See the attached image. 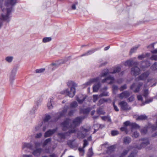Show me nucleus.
<instances>
[{"label": "nucleus", "instance_id": "1", "mask_svg": "<svg viewBox=\"0 0 157 157\" xmlns=\"http://www.w3.org/2000/svg\"><path fill=\"white\" fill-rule=\"evenodd\" d=\"M84 118L82 117H78L75 118L73 121L72 123L71 124L70 126L68 127L69 120L66 119L62 123L61 125L63 128V129L65 131L67 129L68 130V132L65 133H59L58 134V136L60 138L64 139L65 138V136H69L72 133H75L76 130V127L79 125L81 123Z\"/></svg>", "mask_w": 157, "mask_h": 157}, {"label": "nucleus", "instance_id": "2", "mask_svg": "<svg viewBox=\"0 0 157 157\" xmlns=\"http://www.w3.org/2000/svg\"><path fill=\"white\" fill-rule=\"evenodd\" d=\"M113 72L111 71L109 72L108 70L107 69H105L104 70L101 74V77L105 76L108 75L109 73L114 74L116 73L119 72L121 70V68L120 67H114L113 68Z\"/></svg>", "mask_w": 157, "mask_h": 157}, {"label": "nucleus", "instance_id": "3", "mask_svg": "<svg viewBox=\"0 0 157 157\" xmlns=\"http://www.w3.org/2000/svg\"><path fill=\"white\" fill-rule=\"evenodd\" d=\"M61 93L62 94H66L69 97L72 98L75 94V89L74 87H71L70 91L68 89H67L61 92Z\"/></svg>", "mask_w": 157, "mask_h": 157}, {"label": "nucleus", "instance_id": "4", "mask_svg": "<svg viewBox=\"0 0 157 157\" xmlns=\"http://www.w3.org/2000/svg\"><path fill=\"white\" fill-rule=\"evenodd\" d=\"M1 8L2 9L3 12L6 11L7 13V14L6 15L2 14V20H3L7 21H10V17H9V15L10 13L11 12V9L7 8L6 9H2V6H1Z\"/></svg>", "mask_w": 157, "mask_h": 157}, {"label": "nucleus", "instance_id": "5", "mask_svg": "<svg viewBox=\"0 0 157 157\" xmlns=\"http://www.w3.org/2000/svg\"><path fill=\"white\" fill-rule=\"evenodd\" d=\"M142 82L134 83L130 87V89L132 90L135 93L139 91L140 88L143 85Z\"/></svg>", "mask_w": 157, "mask_h": 157}, {"label": "nucleus", "instance_id": "6", "mask_svg": "<svg viewBox=\"0 0 157 157\" xmlns=\"http://www.w3.org/2000/svg\"><path fill=\"white\" fill-rule=\"evenodd\" d=\"M119 104L121 106V109L122 110H129L131 109V107L125 101H121L119 103Z\"/></svg>", "mask_w": 157, "mask_h": 157}, {"label": "nucleus", "instance_id": "7", "mask_svg": "<svg viewBox=\"0 0 157 157\" xmlns=\"http://www.w3.org/2000/svg\"><path fill=\"white\" fill-rule=\"evenodd\" d=\"M115 79L113 77L109 76L106 78L104 79L102 81V83L105 82H107L108 84H112L115 82Z\"/></svg>", "mask_w": 157, "mask_h": 157}, {"label": "nucleus", "instance_id": "8", "mask_svg": "<svg viewBox=\"0 0 157 157\" xmlns=\"http://www.w3.org/2000/svg\"><path fill=\"white\" fill-rule=\"evenodd\" d=\"M89 130V129H86L83 127H82L81 128V132H81H79L78 133V136L80 138H83L85 137V134Z\"/></svg>", "mask_w": 157, "mask_h": 157}, {"label": "nucleus", "instance_id": "9", "mask_svg": "<svg viewBox=\"0 0 157 157\" xmlns=\"http://www.w3.org/2000/svg\"><path fill=\"white\" fill-rule=\"evenodd\" d=\"M140 72V70L137 66H135L132 68L131 73L132 75L136 76L139 75Z\"/></svg>", "mask_w": 157, "mask_h": 157}, {"label": "nucleus", "instance_id": "10", "mask_svg": "<svg viewBox=\"0 0 157 157\" xmlns=\"http://www.w3.org/2000/svg\"><path fill=\"white\" fill-rule=\"evenodd\" d=\"M149 75V73L148 72H145L140 76L138 78H136L135 81H137L139 80H144L146 79Z\"/></svg>", "mask_w": 157, "mask_h": 157}, {"label": "nucleus", "instance_id": "11", "mask_svg": "<svg viewBox=\"0 0 157 157\" xmlns=\"http://www.w3.org/2000/svg\"><path fill=\"white\" fill-rule=\"evenodd\" d=\"M142 142L140 146H137L136 147L138 149H140L143 147H144L149 144V142L147 139H143L142 140Z\"/></svg>", "mask_w": 157, "mask_h": 157}, {"label": "nucleus", "instance_id": "12", "mask_svg": "<svg viewBox=\"0 0 157 157\" xmlns=\"http://www.w3.org/2000/svg\"><path fill=\"white\" fill-rule=\"evenodd\" d=\"M130 95L129 92L128 91H125L118 95V97L120 99L126 98Z\"/></svg>", "mask_w": 157, "mask_h": 157}, {"label": "nucleus", "instance_id": "13", "mask_svg": "<svg viewBox=\"0 0 157 157\" xmlns=\"http://www.w3.org/2000/svg\"><path fill=\"white\" fill-rule=\"evenodd\" d=\"M3 0H0V2H2ZM17 2V0H6L5 5L6 6L10 5H14Z\"/></svg>", "mask_w": 157, "mask_h": 157}, {"label": "nucleus", "instance_id": "14", "mask_svg": "<svg viewBox=\"0 0 157 157\" xmlns=\"http://www.w3.org/2000/svg\"><path fill=\"white\" fill-rule=\"evenodd\" d=\"M102 146H105V147L107 148V153L108 154H109L110 153L113 151L115 149V146L114 145H112L108 147L107 146V144H105L103 145Z\"/></svg>", "mask_w": 157, "mask_h": 157}, {"label": "nucleus", "instance_id": "15", "mask_svg": "<svg viewBox=\"0 0 157 157\" xmlns=\"http://www.w3.org/2000/svg\"><path fill=\"white\" fill-rule=\"evenodd\" d=\"M32 146L29 143H24L23 144L22 149L24 151H26L27 149H32Z\"/></svg>", "mask_w": 157, "mask_h": 157}, {"label": "nucleus", "instance_id": "16", "mask_svg": "<svg viewBox=\"0 0 157 157\" xmlns=\"http://www.w3.org/2000/svg\"><path fill=\"white\" fill-rule=\"evenodd\" d=\"M57 129H54L53 130H50L45 132L44 136L46 137L50 136L53 134L56 131Z\"/></svg>", "mask_w": 157, "mask_h": 157}, {"label": "nucleus", "instance_id": "17", "mask_svg": "<svg viewBox=\"0 0 157 157\" xmlns=\"http://www.w3.org/2000/svg\"><path fill=\"white\" fill-rule=\"evenodd\" d=\"M125 66H127L130 67L132 65H134L135 66L138 64L137 62H133L132 60H128L126 61L124 63Z\"/></svg>", "mask_w": 157, "mask_h": 157}, {"label": "nucleus", "instance_id": "18", "mask_svg": "<svg viewBox=\"0 0 157 157\" xmlns=\"http://www.w3.org/2000/svg\"><path fill=\"white\" fill-rule=\"evenodd\" d=\"M100 48H98L92 49L91 50L88 51L86 52L84 54H82L81 56L82 57L84 56H88L91 55L95 51H96L98 49H99Z\"/></svg>", "mask_w": 157, "mask_h": 157}, {"label": "nucleus", "instance_id": "19", "mask_svg": "<svg viewBox=\"0 0 157 157\" xmlns=\"http://www.w3.org/2000/svg\"><path fill=\"white\" fill-rule=\"evenodd\" d=\"M67 110V107H64V109L61 112L57 113V114L59 116L58 118L64 116L66 113Z\"/></svg>", "mask_w": 157, "mask_h": 157}, {"label": "nucleus", "instance_id": "20", "mask_svg": "<svg viewBox=\"0 0 157 157\" xmlns=\"http://www.w3.org/2000/svg\"><path fill=\"white\" fill-rule=\"evenodd\" d=\"M131 148V147L129 146L126 149L124 150L123 152L121 154L120 157H123L125 156L126 155H127V154L128 153Z\"/></svg>", "mask_w": 157, "mask_h": 157}, {"label": "nucleus", "instance_id": "21", "mask_svg": "<svg viewBox=\"0 0 157 157\" xmlns=\"http://www.w3.org/2000/svg\"><path fill=\"white\" fill-rule=\"evenodd\" d=\"M16 75V72L12 71L10 76V83H12L14 80V77Z\"/></svg>", "mask_w": 157, "mask_h": 157}, {"label": "nucleus", "instance_id": "22", "mask_svg": "<svg viewBox=\"0 0 157 157\" xmlns=\"http://www.w3.org/2000/svg\"><path fill=\"white\" fill-rule=\"evenodd\" d=\"M42 151V149L41 148L37 149L33 152V154L35 156H39L40 155Z\"/></svg>", "mask_w": 157, "mask_h": 157}, {"label": "nucleus", "instance_id": "23", "mask_svg": "<svg viewBox=\"0 0 157 157\" xmlns=\"http://www.w3.org/2000/svg\"><path fill=\"white\" fill-rule=\"evenodd\" d=\"M99 80L98 78H96L90 79L88 82H87L86 84V85H90L92 83L94 82H97Z\"/></svg>", "mask_w": 157, "mask_h": 157}, {"label": "nucleus", "instance_id": "24", "mask_svg": "<svg viewBox=\"0 0 157 157\" xmlns=\"http://www.w3.org/2000/svg\"><path fill=\"white\" fill-rule=\"evenodd\" d=\"M131 141V139L129 137H125L123 139V142L125 144H129Z\"/></svg>", "mask_w": 157, "mask_h": 157}, {"label": "nucleus", "instance_id": "25", "mask_svg": "<svg viewBox=\"0 0 157 157\" xmlns=\"http://www.w3.org/2000/svg\"><path fill=\"white\" fill-rule=\"evenodd\" d=\"M100 85L99 83L97 84L94 85L93 86V91L94 92H96L98 90L100 86Z\"/></svg>", "mask_w": 157, "mask_h": 157}, {"label": "nucleus", "instance_id": "26", "mask_svg": "<svg viewBox=\"0 0 157 157\" xmlns=\"http://www.w3.org/2000/svg\"><path fill=\"white\" fill-rule=\"evenodd\" d=\"M150 56V54L149 53H146L145 55L144 54H142L141 55H139L138 56V58L139 59L142 60L144 58H145L146 57H149Z\"/></svg>", "mask_w": 157, "mask_h": 157}, {"label": "nucleus", "instance_id": "27", "mask_svg": "<svg viewBox=\"0 0 157 157\" xmlns=\"http://www.w3.org/2000/svg\"><path fill=\"white\" fill-rule=\"evenodd\" d=\"M90 110V109L89 108L83 109H80V112L81 113H83L84 114H87L89 113Z\"/></svg>", "mask_w": 157, "mask_h": 157}, {"label": "nucleus", "instance_id": "28", "mask_svg": "<svg viewBox=\"0 0 157 157\" xmlns=\"http://www.w3.org/2000/svg\"><path fill=\"white\" fill-rule=\"evenodd\" d=\"M147 117L145 115H141L138 116L136 119V120H144L147 119Z\"/></svg>", "mask_w": 157, "mask_h": 157}, {"label": "nucleus", "instance_id": "29", "mask_svg": "<svg viewBox=\"0 0 157 157\" xmlns=\"http://www.w3.org/2000/svg\"><path fill=\"white\" fill-rule=\"evenodd\" d=\"M93 155V153L92 151V148H90L88 152L87 153L88 157H91Z\"/></svg>", "mask_w": 157, "mask_h": 157}, {"label": "nucleus", "instance_id": "30", "mask_svg": "<svg viewBox=\"0 0 157 157\" xmlns=\"http://www.w3.org/2000/svg\"><path fill=\"white\" fill-rule=\"evenodd\" d=\"M77 105V102L76 101H74L71 103L70 107L71 108H75L76 107Z\"/></svg>", "mask_w": 157, "mask_h": 157}, {"label": "nucleus", "instance_id": "31", "mask_svg": "<svg viewBox=\"0 0 157 157\" xmlns=\"http://www.w3.org/2000/svg\"><path fill=\"white\" fill-rule=\"evenodd\" d=\"M130 126L133 128H139L140 126L135 123H132L131 124Z\"/></svg>", "mask_w": 157, "mask_h": 157}, {"label": "nucleus", "instance_id": "32", "mask_svg": "<svg viewBox=\"0 0 157 157\" xmlns=\"http://www.w3.org/2000/svg\"><path fill=\"white\" fill-rule=\"evenodd\" d=\"M51 140V138H48L45 140L43 144V146H44L48 144L50 142Z\"/></svg>", "mask_w": 157, "mask_h": 157}, {"label": "nucleus", "instance_id": "33", "mask_svg": "<svg viewBox=\"0 0 157 157\" xmlns=\"http://www.w3.org/2000/svg\"><path fill=\"white\" fill-rule=\"evenodd\" d=\"M138 47H139V46H137L135 47H133V48H131V49L130 51V53L131 54H132V53L134 52L136 50L137 48Z\"/></svg>", "mask_w": 157, "mask_h": 157}, {"label": "nucleus", "instance_id": "34", "mask_svg": "<svg viewBox=\"0 0 157 157\" xmlns=\"http://www.w3.org/2000/svg\"><path fill=\"white\" fill-rule=\"evenodd\" d=\"M51 40V37H45L43 38V41L44 43H46L50 41Z\"/></svg>", "mask_w": 157, "mask_h": 157}, {"label": "nucleus", "instance_id": "35", "mask_svg": "<svg viewBox=\"0 0 157 157\" xmlns=\"http://www.w3.org/2000/svg\"><path fill=\"white\" fill-rule=\"evenodd\" d=\"M45 71L44 68H40V69H36L35 70V72L36 73H40L43 72Z\"/></svg>", "mask_w": 157, "mask_h": 157}, {"label": "nucleus", "instance_id": "36", "mask_svg": "<svg viewBox=\"0 0 157 157\" xmlns=\"http://www.w3.org/2000/svg\"><path fill=\"white\" fill-rule=\"evenodd\" d=\"M151 68L153 70H155L157 69V64L156 63H154L151 67Z\"/></svg>", "mask_w": 157, "mask_h": 157}, {"label": "nucleus", "instance_id": "37", "mask_svg": "<svg viewBox=\"0 0 157 157\" xmlns=\"http://www.w3.org/2000/svg\"><path fill=\"white\" fill-rule=\"evenodd\" d=\"M93 101L95 102L99 98H100L99 96L98 97V95H94L93 96Z\"/></svg>", "mask_w": 157, "mask_h": 157}, {"label": "nucleus", "instance_id": "38", "mask_svg": "<svg viewBox=\"0 0 157 157\" xmlns=\"http://www.w3.org/2000/svg\"><path fill=\"white\" fill-rule=\"evenodd\" d=\"M13 59V57L11 56H8L6 58V60L8 62H12Z\"/></svg>", "mask_w": 157, "mask_h": 157}, {"label": "nucleus", "instance_id": "39", "mask_svg": "<svg viewBox=\"0 0 157 157\" xmlns=\"http://www.w3.org/2000/svg\"><path fill=\"white\" fill-rule=\"evenodd\" d=\"M148 94V89H145L144 90V96L146 98L147 95Z\"/></svg>", "mask_w": 157, "mask_h": 157}, {"label": "nucleus", "instance_id": "40", "mask_svg": "<svg viewBox=\"0 0 157 157\" xmlns=\"http://www.w3.org/2000/svg\"><path fill=\"white\" fill-rule=\"evenodd\" d=\"M98 113L99 114H104L105 113L102 109H99L98 110Z\"/></svg>", "mask_w": 157, "mask_h": 157}, {"label": "nucleus", "instance_id": "41", "mask_svg": "<svg viewBox=\"0 0 157 157\" xmlns=\"http://www.w3.org/2000/svg\"><path fill=\"white\" fill-rule=\"evenodd\" d=\"M118 89V86H117L114 85L113 86V92L115 94V91Z\"/></svg>", "mask_w": 157, "mask_h": 157}, {"label": "nucleus", "instance_id": "42", "mask_svg": "<svg viewBox=\"0 0 157 157\" xmlns=\"http://www.w3.org/2000/svg\"><path fill=\"white\" fill-rule=\"evenodd\" d=\"M85 98H83L82 99L80 100L79 99L78 97H76V100L79 103H82L84 100Z\"/></svg>", "mask_w": 157, "mask_h": 157}, {"label": "nucleus", "instance_id": "43", "mask_svg": "<svg viewBox=\"0 0 157 157\" xmlns=\"http://www.w3.org/2000/svg\"><path fill=\"white\" fill-rule=\"evenodd\" d=\"M108 92H103L99 95V97H101L102 96H108Z\"/></svg>", "mask_w": 157, "mask_h": 157}, {"label": "nucleus", "instance_id": "44", "mask_svg": "<svg viewBox=\"0 0 157 157\" xmlns=\"http://www.w3.org/2000/svg\"><path fill=\"white\" fill-rule=\"evenodd\" d=\"M50 119V117L49 115H47L44 119V122L48 121Z\"/></svg>", "mask_w": 157, "mask_h": 157}, {"label": "nucleus", "instance_id": "45", "mask_svg": "<svg viewBox=\"0 0 157 157\" xmlns=\"http://www.w3.org/2000/svg\"><path fill=\"white\" fill-rule=\"evenodd\" d=\"M67 85L69 86H75V84L72 81H69L67 83Z\"/></svg>", "mask_w": 157, "mask_h": 157}, {"label": "nucleus", "instance_id": "46", "mask_svg": "<svg viewBox=\"0 0 157 157\" xmlns=\"http://www.w3.org/2000/svg\"><path fill=\"white\" fill-rule=\"evenodd\" d=\"M118 134V132L117 131L113 130L111 132V134L113 136H114L117 135Z\"/></svg>", "mask_w": 157, "mask_h": 157}, {"label": "nucleus", "instance_id": "47", "mask_svg": "<svg viewBox=\"0 0 157 157\" xmlns=\"http://www.w3.org/2000/svg\"><path fill=\"white\" fill-rule=\"evenodd\" d=\"M127 88V86L126 85H124L121 86L120 88V90L121 91H122Z\"/></svg>", "mask_w": 157, "mask_h": 157}, {"label": "nucleus", "instance_id": "48", "mask_svg": "<svg viewBox=\"0 0 157 157\" xmlns=\"http://www.w3.org/2000/svg\"><path fill=\"white\" fill-rule=\"evenodd\" d=\"M152 60H157V55H153L150 58Z\"/></svg>", "mask_w": 157, "mask_h": 157}, {"label": "nucleus", "instance_id": "49", "mask_svg": "<svg viewBox=\"0 0 157 157\" xmlns=\"http://www.w3.org/2000/svg\"><path fill=\"white\" fill-rule=\"evenodd\" d=\"M139 133L137 132H135L132 135V137L137 138L139 136Z\"/></svg>", "mask_w": 157, "mask_h": 157}, {"label": "nucleus", "instance_id": "50", "mask_svg": "<svg viewBox=\"0 0 157 157\" xmlns=\"http://www.w3.org/2000/svg\"><path fill=\"white\" fill-rule=\"evenodd\" d=\"M104 103V99L102 98V99H100L99 100L98 102V105H101Z\"/></svg>", "mask_w": 157, "mask_h": 157}, {"label": "nucleus", "instance_id": "51", "mask_svg": "<svg viewBox=\"0 0 157 157\" xmlns=\"http://www.w3.org/2000/svg\"><path fill=\"white\" fill-rule=\"evenodd\" d=\"M131 124V123H130L129 121H126L124 122V125L126 127V126H128V125L130 126Z\"/></svg>", "mask_w": 157, "mask_h": 157}, {"label": "nucleus", "instance_id": "52", "mask_svg": "<svg viewBox=\"0 0 157 157\" xmlns=\"http://www.w3.org/2000/svg\"><path fill=\"white\" fill-rule=\"evenodd\" d=\"M101 119L102 120H105L107 119H108L109 121H111V119L110 118H109V117L107 116L102 117H101Z\"/></svg>", "mask_w": 157, "mask_h": 157}, {"label": "nucleus", "instance_id": "53", "mask_svg": "<svg viewBox=\"0 0 157 157\" xmlns=\"http://www.w3.org/2000/svg\"><path fill=\"white\" fill-rule=\"evenodd\" d=\"M84 148H78V150L80 153V154L82 153V155H83L84 153V150L83 149Z\"/></svg>", "mask_w": 157, "mask_h": 157}, {"label": "nucleus", "instance_id": "54", "mask_svg": "<svg viewBox=\"0 0 157 157\" xmlns=\"http://www.w3.org/2000/svg\"><path fill=\"white\" fill-rule=\"evenodd\" d=\"M88 144L87 141L86 140H84L83 148L85 147Z\"/></svg>", "mask_w": 157, "mask_h": 157}, {"label": "nucleus", "instance_id": "55", "mask_svg": "<svg viewBox=\"0 0 157 157\" xmlns=\"http://www.w3.org/2000/svg\"><path fill=\"white\" fill-rule=\"evenodd\" d=\"M113 105L114 108L115 110L116 111H117V112L119 110V109H118V108H117V106L115 105L114 102H113Z\"/></svg>", "mask_w": 157, "mask_h": 157}, {"label": "nucleus", "instance_id": "56", "mask_svg": "<svg viewBox=\"0 0 157 157\" xmlns=\"http://www.w3.org/2000/svg\"><path fill=\"white\" fill-rule=\"evenodd\" d=\"M48 107L49 109H51L52 108L53 106L52 105L51 102H50L48 104Z\"/></svg>", "mask_w": 157, "mask_h": 157}, {"label": "nucleus", "instance_id": "57", "mask_svg": "<svg viewBox=\"0 0 157 157\" xmlns=\"http://www.w3.org/2000/svg\"><path fill=\"white\" fill-rule=\"evenodd\" d=\"M153 100V99L152 98H151L149 100H146L144 103L143 105H144L145 104L151 102Z\"/></svg>", "mask_w": 157, "mask_h": 157}, {"label": "nucleus", "instance_id": "58", "mask_svg": "<svg viewBox=\"0 0 157 157\" xmlns=\"http://www.w3.org/2000/svg\"><path fill=\"white\" fill-rule=\"evenodd\" d=\"M104 99V103L105 102H111V100L110 98H107V99Z\"/></svg>", "mask_w": 157, "mask_h": 157}, {"label": "nucleus", "instance_id": "59", "mask_svg": "<svg viewBox=\"0 0 157 157\" xmlns=\"http://www.w3.org/2000/svg\"><path fill=\"white\" fill-rule=\"evenodd\" d=\"M68 145L71 148H73V146L72 145V143L70 141H69L67 142Z\"/></svg>", "mask_w": 157, "mask_h": 157}, {"label": "nucleus", "instance_id": "60", "mask_svg": "<svg viewBox=\"0 0 157 157\" xmlns=\"http://www.w3.org/2000/svg\"><path fill=\"white\" fill-rule=\"evenodd\" d=\"M42 135V134L41 133L37 134L36 136L35 137L36 138H40Z\"/></svg>", "mask_w": 157, "mask_h": 157}, {"label": "nucleus", "instance_id": "61", "mask_svg": "<svg viewBox=\"0 0 157 157\" xmlns=\"http://www.w3.org/2000/svg\"><path fill=\"white\" fill-rule=\"evenodd\" d=\"M137 98L139 100L142 101L143 99L142 95H138L137 96Z\"/></svg>", "mask_w": 157, "mask_h": 157}, {"label": "nucleus", "instance_id": "62", "mask_svg": "<svg viewBox=\"0 0 157 157\" xmlns=\"http://www.w3.org/2000/svg\"><path fill=\"white\" fill-rule=\"evenodd\" d=\"M121 130L122 131H127V128L125 126L122 127L120 128Z\"/></svg>", "mask_w": 157, "mask_h": 157}, {"label": "nucleus", "instance_id": "63", "mask_svg": "<svg viewBox=\"0 0 157 157\" xmlns=\"http://www.w3.org/2000/svg\"><path fill=\"white\" fill-rule=\"evenodd\" d=\"M22 157H33V155H23Z\"/></svg>", "mask_w": 157, "mask_h": 157}, {"label": "nucleus", "instance_id": "64", "mask_svg": "<svg viewBox=\"0 0 157 157\" xmlns=\"http://www.w3.org/2000/svg\"><path fill=\"white\" fill-rule=\"evenodd\" d=\"M136 155V153H132L128 157H134Z\"/></svg>", "mask_w": 157, "mask_h": 157}]
</instances>
